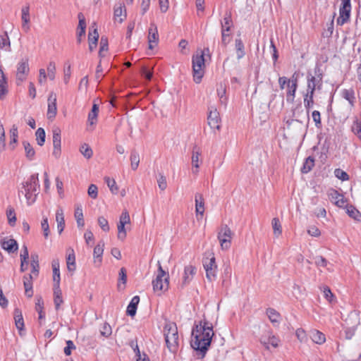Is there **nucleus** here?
Returning <instances> with one entry per match:
<instances>
[{
  "mask_svg": "<svg viewBox=\"0 0 361 361\" xmlns=\"http://www.w3.org/2000/svg\"><path fill=\"white\" fill-rule=\"evenodd\" d=\"M214 335L213 326L207 320L200 321L193 327L191 347L196 351L198 359L205 357Z\"/></svg>",
  "mask_w": 361,
  "mask_h": 361,
  "instance_id": "f257e3e1",
  "label": "nucleus"
},
{
  "mask_svg": "<svg viewBox=\"0 0 361 361\" xmlns=\"http://www.w3.org/2000/svg\"><path fill=\"white\" fill-rule=\"evenodd\" d=\"M164 335L166 346L170 352L175 353L178 348V332L174 322H167L164 327Z\"/></svg>",
  "mask_w": 361,
  "mask_h": 361,
  "instance_id": "f03ea898",
  "label": "nucleus"
},
{
  "mask_svg": "<svg viewBox=\"0 0 361 361\" xmlns=\"http://www.w3.org/2000/svg\"><path fill=\"white\" fill-rule=\"evenodd\" d=\"M39 174H32L27 181L23 183V189L19 192L25 195L28 204L34 203L38 194L37 190L39 188Z\"/></svg>",
  "mask_w": 361,
  "mask_h": 361,
  "instance_id": "7ed1b4c3",
  "label": "nucleus"
},
{
  "mask_svg": "<svg viewBox=\"0 0 361 361\" xmlns=\"http://www.w3.org/2000/svg\"><path fill=\"white\" fill-rule=\"evenodd\" d=\"M204 55V51H200V53L194 54L192 59L194 81L197 84L201 82L204 73L205 60Z\"/></svg>",
  "mask_w": 361,
  "mask_h": 361,
  "instance_id": "20e7f679",
  "label": "nucleus"
},
{
  "mask_svg": "<svg viewBox=\"0 0 361 361\" xmlns=\"http://www.w3.org/2000/svg\"><path fill=\"white\" fill-rule=\"evenodd\" d=\"M169 274L163 269L160 262H158L157 275L152 281L154 290L160 293L167 290L169 286Z\"/></svg>",
  "mask_w": 361,
  "mask_h": 361,
  "instance_id": "39448f33",
  "label": "nucleus"
},
{
  "mask_svg": "<svg viewBox=\"0 0 361 361\" xmlns=\"http://www.w3.org/2000/svg\"><path fill=\"white\" fill-rule=\"evenodd\" d=\"M234 233L227 225L221 226L218 232V240L223 250H228L231 247V240Z\"/></svg>",
  "mask_w": 361,
  "mask_h": 361,
  "instance_id": "423d86ee",
  "label": "nucleus"
},
{
  "mask_svg": "<svg viewBox=\"0 0 361 361\" xmlns=\"http://www.w3.org/2000/svg\"><path fill=\"white\" fill-rule=\"evenodd\" d=\"M314 72V75L310 72H307V87L312 90H316V89L321 90L323 78L322 70L319 66H316Z\"/></svg>",
  "mask_w": 361,
  "mask_h": 361,
  "instance_id": "0eeeda50",
  "label": "nucleus"
},
{
  "mask_svg": "<svg viewBox=\"0 0 361 361\" xmlns=\"http://www.w3.org/2000/svg\"><path fill=\"white\" fill-rule=\"evenodd\" d=\"M211 257H206L203 260V266L206 271V276L210 281L214 280L216 277L217 265L215 257L211 254Z\"/></svg>",
  "mask_w": 361,
  "mask_h": 361,
  "instance_id": "6e6552de",
  "label": "nucleus"
},
{
  "mask_svg": "<svg viewBox=\"0 0 361 361\" xmlns=\"http://www.w3.org/2000/svg\"><path fill=\"white\" fill-rule=\"evenodd\" d=\"M30 72L28 59H23L17 64L16 84L20 85L24 82Z\"/></svg>",
  "mask_w": 361,
  "mask_h": 361,
  "instance_id": "1a4fd4ad",
  "label": "nucleus"
},
{
  "mask_svg": "<svg viewBox=\"0 0 361 361\" xmlns=\"http://www.w3.org/2000/svg\"><path fill=\"white\" fill-rule=\"evenodd\" d=\"M259 341L267 350H269V345L274 348L279 347L281 342L280 339L269 330L264 332L259 338Z\"/></svg>",
  "mask_w": 361,
  "mask_h": 361,
  "instance_id": "9d476101",
  "label": "nucleus"
},
{
  "mask_svg": "<svg viewBox=\"0 0 361 361\" xmlns=\"http://www.w3.org/2000/svg\"><path fill=\"white\" fill-rule=\"evenodd\" d=\"M350 11V0H342L341 6L339 8V17L336 20V23L338 25H343L349 20Z\"/></svg>",
  "mask_w": 361,
  "mask_h": 361,
  "instance_id": "9b49d317",
  "label": "nucleus"
},
{
  "mask_svg": "<svg viewBox=\"0 0 361 361\" xmlns=\"http://www.w3.org/2000/svg\"><path fill=\"white\" fill-rule=\"evenodd\" d=\"M207 121H208V125L210 126L211 128L217 129V130L220 129L219 123L221 121V118H220L219 113L217 111V109L214 106L209 108V114L207 116Z\"/></svg>",
  "mask_w": 361,
  "mask_h": 361,
  "instance_id": "f8f14e48",
  "label": "nucleus"
},
{
  "mask_svg": "<svg viewBox=\"0 0 361 361\" xmlns=\"http://www.w3.org/2000/svg\"><path fill=\"white\" fill-rule=\"evenodd\" d=\"M53 133V155L56 158H59L61 154V130L59 128H54L52 130Z\"/></svg>",
  "mask_w": 361,
  "mask_h": 361,
  "instance_id": "ddd939ff",
  "label": "nucleus"
},
{
  "mask_svg": "<svg viewBox=\"0 0 361 361\" xmlns=\"http://www.w3.org/2000/svg\"><path fill=\"white\" fill-rule=\"evenodd\" d=\"M57 113L56 107V95L54 92H51L48 97V109H47V118L49 120H53Z\"/></svg>",
  "mask_w": 361,
  "mask_h": 361,
  "instance_id": "4468645a",
  "label": "nucleus"
},
{
  "mask_svg": "<svg viewBox=\"0 0 361 361\" xmlns=\"http://www.w3.org/2000/svg\"><path fill=\"white\" fill-rule=\"evenodd\" d=\"M159 35L157 27L154 23H151L148 30V43L149 49H153L154 46L158 44Z\"/></svg>",
  "mask_w": 361,
  "mask_h": 361,
  "instance_id": "2eb2a0df",
  "label": "nucleus"
},
{
  "mask_svg": "<svg viewBox=\"0 0 361 361\" xmlns=\"http://www.w3.org/2000/svg\"><path fill=\"white\" fill-rule=\"evenodd\" d=\"M195 212L197 219H201L204 212V200L203 195L200 193H196L195 197Z\"/></svg>",
  "mask_w": 361,
  "mask_h": 361,
  "instance_id": "dca6fc26",
  "label": "nucleus"
},
{
  "mask_svg": "<svg viewBox=\"0 0 361 361\" xmlns=\"http://www.w3.org/2000/svg\"><path fill=\"white\" fill-rule=\"evenodd\" d=\"M196 274V268L195 267L190 264L185 267L184 274L183 276V280L181 283V288L187 286L193 279L194 276Z\"/></svg>",
  "mask_w": 361,
  "mask_h": 361,
  "instance_id": "f3484780",
  "label": "nucleus"
},
{
  "mask_svg": "<svg viewBox=\"0 0 361 361\" xmlns=\"http://www.w3.org/2000/svg\"><path fill=\"white\" fill-rule=\"evenodd\" d=\"M1 245L2 248L6 250L8 253H13L18 249V243L14 239L4 240L1 243Z\"/></svg>",
  "mask_w": 361,
  "mask_h": 361,
  "instance_id": "a211bd4d",
  "label": "nucleus"
},
{
  "mask_svg": "<svg viewBox=\"0 0 361 361\" xmlns=\"http://www.w3.org/2000/svg\"><path fill=\"white\" fill-rule=\"evenodd\" d=\"M35 279L32 274L23 276V285L25 294L27 297L31 298L33 295L32 280Z\"/></svg>",
  "mask_w": 361,
  "mask_h": 361,
  "instance_id": "6ab92c4d",
  "label": "nucleus"
},
{
  "mask_svg": "<svg viewBox=\"0 0 361 361\" xmlns=\"http://www.w3.org/2000/svg\"><path fill=\"white\" fill-rule=\"evenodd\" d=\"M341 97L348 102L350 107H354L356 102L354 90L352 88L344 89L341 91Z\"/></svg>",
  "mask_w": 361,
  "mask_h": 361,
  "instance_id": "aec40b11",
  "label": "nucleus"
},
{
  "mask_svg": "<svg viewBox=\"0 0 361 361\" xmlns=\"http://www.w3.org/2000/svg\"><path fill=\"white\" fill-rule=\"evenodd\" d=\"M201 155V151L197 146H194L192 149V164L193 168H195V170L192 169V172L194 173H197L198 172L199 161L200 157Z\"/></svg>",
  "mask_w": 361,
  "mask_h": 361,
  "instance_id": "412c9836",
  "label": "nucleus"
},
{
  "mask_svg": "<svg viewBox=\"0 0 361 361\" xmlns=\"http://www.w3.org/2000/svg\"><path fill=\"white\" fill-rule=\"evenodd\" d=\"M56 221L57 223V229L59 233L61 234L65 228L63 211L61 208H59L56 212Z\"/></svg>",
  "mask_w": 361,
  "mask_h": 361,
  "instance_id": "4be33fe9",
  "label": "nucleus"
},
{
  "mask_svg": "<svg viewBox=\"0 0 361 361\" xmlns=\"http://www.w3.org/2000/svg\"><path fill=\"white\" fill-rule=\"evenodd\" d=\"M140 302V298L137 295L134 296L127 307L126 313L130 317H134L136 314L137 307Z\"/></svg>",
  "mask_w": 361,
  "mask_h": 361,
  "instance_id": "5701e85b",
  "label": "nucleus"
},
{
  "mask_svg": "<svg viewBox=\"0 0 361 361\" xmlns=\"http://www.w3.org/2000/svg\"><path fill=\"white\" fill-rule=\"evenodd\" d=\"M104 243L103 241H100L94 248V263L98 262L100 264L102 262V257L104 252Z\"/></svg>",
  "mask_w": 361,
  "mask_h": 361,
  "instance_id": "b1692460",
  "label": "nucleus"
},
{
  "mask_svg": "<svg viewBox=\"0 0 361 361\" xmlns=\"http://www.w3.org/2000/svg\"><path fill=\"white\" fill-rule=\"evenodd\" d=\"M31 274L35 278H37L39 275V257L37 254H32L31 255Z\"/></svg>",
  "mask_w": 361,
  "mask_h": 361,
  "instance_id": "393cba45",
  "label": "nucleus"
},
{
  "mask_svg": "<svg viewBox=\"0 0 361 361\" xmlns=\"http://www.w3.org/2000/svg\"><path fill=\"white\" fill-rule=\"evenodd\" d=\"M14 319L16 328L20 331L24 329V321L21 311L19 309H16L14 311Z\"/></svg>",
  "mask_w": 361,
  "mask_h": 361,
  "instance_id": "a878e982",
  "label": "nucleus"
},
{
  "mask_svg": "<svg viewBox=\"0 0 361 361\" xmlns=\"http://www.w3.org/2000/svg\"><path fill=\"white\" fill-rule=\"evenodd\" d=\"M235 47L236 49L237 59L240 60L245 55L244 44L240 38L235 39Z\"/></svg>",
  "mask_w": 361,
  "mask_h": 361,
  "instance_id": "bb28decb",
  "label": "nucleus"
},
{
  "mask_svg": "<svg viewBox=\"0 0 361 361\" xmlns=\"http://www.w3.org/2000/svg\"><path fill=\"white\" fill-rule=\"evenodd\" d=\"M310 336L312 341L317 344L321 345L326 341L325 335L318 330L312 331Z\"/></svg>",
  "mask_w": 361,
  "mask_h": 361,
  "instance_id": "cd10ccee",
  "label": "nucleus"
},
{
  "mask_svg": "<svg viewBox=\"0 0 361 361\" xmlns=\"http://www.w3.org/2000/svg\"><path fill=\"white\" fill-rule=\"evenodd\" d=\"M53 269V281L54 283H60V271H59V261L54 259L51 263Z\"/></svg>",
  "mask_w": 361,
  "mask_h": 361,
  "instance_id": "c85d7f7f",
  "label": "nucleus"
},
{
  "mask_svg": "<svg viewBox=\"0 0 361 361\" xmlns=\"http://www.w3.org/2000/svg\"><path fill=\"white\" fill-rule=\"evenodd\" d=\"M74 216L76 219L78 226L83 227L85 225V222L83 219L82 209L80 205H78L77 207L75 208Z\"/></svg>",
  "mask_w": 361,
  "mask_h": 361,
  "instance_id": "c756f323",
  "label": "nucleus"
},
{
  "mask_svg": "<svg viewBox=\"0 0 361 361\" xmlns=\"http://www.w3.org/2000/svg\"><path fill=\"white\" fill-rule=\"evenodd\" d=\"M130 160L131 169L133 171H135L137 169L140 163V155L135 149H133L131 151Z\"/></svg>",
  "mask_w": 361,
  "mask_h": 361,
  "instance_id": "7c9ffc66",
  "label": "nucleus"
},
{
  "mask_svg": "<svg viewBox=\"0 0 361 361\" xmlns=\"http://www.w3.org/2000/svg\"><path fill=\"white\" fill-rule=\"evenodd\" d=\"M314 166V159L312 157H308L305 159V161L303 164V166L301 169L302 173H307L312 169Z\"/></svg>",
  "mask_w": 361,
  "mask_h": 361,
  "instance_id": "2f4dec72",
  "label": "nucleus"
},
{
  "mask_svg": "<svg viewBox=\"0 0 361 361\" xmlns=\"http://www.w3.org/2000/svg\"><path fill=\"white\" fill-rule=\"evenodd\" d=\"M98 112L99 106L97 104H94L92 108V111L88 114V122L90 125H93L96 123Z\"/></svg>",
  "mask_w": 361,
  "mask_h": 361,
  "instance_id": "473e14b6",
  "label": "nucleus"
},
{
  "mask_svg": "<svg viewBox=\"0 0 361 361\" xmlns=\"http://www.w3.org/2000/svg\"><path fill=\"white\" fill-rule=\"evenodd\" d=\"M11 47L10 39L7 32H4L0 35V49L6 48V50L9 51Z\"/></svg>",
  "mask_w": 361,
  "mask_h": 361,
  "instance_id": "72a5a7b5",
  "label": "nucleus"
},
{
  "mask_svg": "<svg viewBox=\"0 0 361 361\" xmlns=\"http://www.w3.org/2000/svg\"><path fill=\"white\" fill-rule=\"evenodd\" d=\"M297 87H298V85H295V84L288 85V90L287 91V96H286V100L288 102H290V103L293 102Z\"/></svg>",
  "mask_w": 361,
  "mask_h": 361,
  "instance_id": "f704fd0d",
  "label": "nucleus"
},
{
  "mask_svg": "<svg viewBox=\"0 0 361 361\" xmlns=\"http://www.w3.org/2000/svg\"><path fill=\"white\" fill-rule=\"evenodd\" d=\"M23 145L25 152V156L29 160H32L35 157V152L31 145L27 142L23 141Z\"/></svg>",
  "mask_w": 361,
  "mask_h": 361,
  "instance_id": "c9c22d12",
  "label": "nucleus"
},
{
  "mask_svg": "<svg viewBox=\"0 0 361 361\" xmlns=\"http://www.w3.org/2000/svg\"><path fill=\"white\" fill-rule=\"evenodd\" d=\"M233 25L231 13H226L223 22H221V30L231 31Z\"/></svg>",
  "mask_w": 361,
  "mask_h": 361,
  "instance_id": "e433bc0d",
  "label": "nucleus"
},
{
  "mask_svg": "<svg viewBox=\"0 0 361 361\" xmlns=\"http://www.w3.org/2000/svg\"><path fill=\"white\" fill-rule=\"evenodd\" d=\"M346 212L351 218L360 221L361 219L360 212L353 206H348L346 208Z\"/></svg>",
  "mask_w": 361,
  "mask_h": 361,
  "instance_id": "4c0bfd02",
  "label": "nucleus"
},
{
  "mask_svg": "<svg viewBox=\"0 0 361 361\" xmlns=\"http://www.w3.org/2000/svg\"><path fill=\"white\" fill-rule=\"evenodd\" d=\"M226 87L222 84H220L217 88V95L219 97V101L221 104L226 105L227 103V97H226Z\"/></svg>",
  "mask_w": 361,
  "mask_h": 361,
  "instance_id": "58836bf2",
  "label": "nucleus"
},
{
  "mask_svg": "<svg viewBox=\"0 0 361 361\" xmlns=\"http://www.w3.org/2000/svg\"><path fill=\"white\" fill-rule=\"evenodd\" d=\"M92 34L91 32H90L89 35H88V39H89V49L91 51H93L97 45L99 34H98L96 28L94 29V40L93 41H92Z\"/></svg>",
  "mask_w": 361,
  "mask_h": 361,
  "instance_id": "ea45409f",
  "label": "nucleus"
},
{
  "mask_svg": "<svg viewBox=\"0 0 361 361\" xmlns=\"http://www.w3.org/2000/svg\"><path fill=\"white\" fill-rule=\"evenodd\" d=\"M360 324V319L357 317H356V322L355 325L352 326L347 327L345 330V338L346 339H351L353 336L355 335V333L356 331V327Z\"/></svg>",
  "mask_w": 361,
  "mask_h": 361,
  "instance_id": "a19ab883",
  "label": "nucleus"
},
{
  "mask_svg": "<svg viewBox=\"0 0 361 361\" xmlns=\"http://www.w3.org/2000/svg\"><path fill=\"white\" fill-rule=\"evenodd\" d=\"M267 314L271 323H279L280 314L273 308L267 310Z\"/></svg>",
  "mask_w": 361,
  "mask_h": 361,
  "instance_id": "79ce46f5",
  "label": "nucleus"
},
{
  "mask_svg": "<svg viewBox=\"0 0 361 361\" xmlns=\"http://www.w3.org/2000/svg\"><path fill=\"white\" fill-rule=\"evenodd\" d=\"M75 257L73 252V250H72L71 253H70L66 259L67 262V268L68 271H73L75 269Z\"/></svg>",
  "mask_w": 361,
  "mask_h": 361,
  "instance_id": "37998d69",
  "label": "nucleus"
},
{
  "mask_svg": "<svg viewBox=\"0 0 361 361\" xmlns=\"http://www.w3.org/2000/svg\"><path fill=\"white\" fill-rule=\"evenodd\" d=\"M80 153L86 158L90 159L92 157L93 152L91 147L86 143H84L80 147Z\"/></svg>",
  "mask_w": 361,
  "mask_h": 361,
  "instance_id": "c03bdc74",
  "label": "nucleus"
},
{
  "mask_svg": "<svg viewBox=\"0 0 361 361\" xmlns=\"http://www.w3.org/2000/svg\"><path fill=\"white\" fill-rule=\"evenodd\" d=\"M271 224H272L274 235L276 237H279L282 233L281 225V223H280L279 219L274 218L272 219Z\"/></svg>",
  "mask_w": 361,
  "mask_h": 361,
  "instance_id": "a18cd8bd",
  "label": "nucleus"
},
{
  "mask_svg": "<svg viewBox=\"0 0 361 361\" xmlns=\"http://www.w3.org/2000/svg\"><path fill=\"white\" fill-rule=\"evenodd\" d=\"M35 135L37 144L39 146H42L45 142L46 137L44 130L42 128H39L35 133Z\"/></svg>",
  "mask_w": 361,
  "mask_h": 361,
  "instance_id": "49530a36",
  "label": "nucleus"
},
{
  "mask_svg": "<svg viewBox=\"0 0 361 361\" xmlns=\"http://www.w3.org/2000/svg\"><path fill=\"white\" fill-rule=\"evenodd\" d=\"M86 23L83 22L82 20L78 23V32H77V40L80 43L81 42V37L85 34Z\"/></svg>",
  "mask_w": 361,
  "mask_h": 361,
  "instance_id": "de8ad7c7",
  "label": "nucleus"
},
{
  "mask_svg": "<svg viewBox=\"0 0 361 361\" xmlns=\"http://www.w3.org/2000/svg\"><path fill=\"white\" fill-rule=\"evenodd\" d=\"M41 228L43 231V235L45 238H47L50 234L49 226L48 223V218L43 217L42 221H41Z\"/></svg>",
  "mask_w": 361,
  "mask_h": 361,
  "instance_id": "09e8293b",
  "label": "nucleus"
},
{
  "mask_svg": "<svg viewBox=\"0 0 361 361\" xmlns=\"http://www.w3.org/2000/svg\"><path fill=\"white\" fill-rule=\"evenodd\" d=\"M351 130L353 133L360 139L361 140V126H360V123H358V118H355L354 120L353 125L351 126Z\"/></svg>",
  "mask_w": 361,
  "mask_h": 361,
  "instance_id": "8fccbe9b",
  "label": "nucleus"
},
{
  "mask_svg": "<svg viewBox=\"0 0 361 361\" xmlns=\"http://www.w3.org/2000/svg\"><path fill=\"white\" fill-rule=\"evenodd\" d=\"M324 297L329 303L336 302L335 296L331 293L330 288L328 286H324L323 288Z\"/></svg>",
  "mask_w": 361,
  "mask_h": 361,
  "instance_id": "3c124183",
  "label": "nucleus"
},
{
  "mask_svg": "<svg viewBox=\"0 0 361 361\" xmlns=\"http://www.w3.org/2000/svg\"><path fill=\"white\" fill-rule=\"evenodd\" d=\"M104 180L109 188L111 192L114 194H116L118 192V187L116 185V183L115 180L111 179L109 177H105Z\"/></svg>",
  "mask_w": 361,
  "mask_h": 361,
  "instance_id": "603ef678",
  "label": "nucleus"
},
{
  "mask_svg": "<svg viewBox=\"0 0 361 361\" xmlns=\"http://www.w3.org/2000/svg\"><path fill=\"white\" fill-rule=\"evenodd\" d=\"M6 215L8 218V224L11 226H14L16 221V217L15 211L12 207H9L6 211Z\"/></svg>",
  "mask_w": 361,
  "mask_h": 361,
  "instance_id": "864d4df0",
  "label": "nucleus"
},
{
  "mask_svg": "<svg viewBox=\"0 0 361 361\" xmlns=\"http://www.w3.org/2000/svg\"><path fill=\"white\" fill-rule=\"evenodd\" d=\"M48 74L47 75L51 80L55 78L56 65L54 61H50L47 66Z\"/></svg>",
  "mask_w": 361,
  "mask_h": 361,
  "instance_id": "5fc2aeb1",
  "label": "nucleus"
},
{
  "mask_svg": "<svg viewBox=\"0 0 361 361\" xmlns=\"http://www.w3.org/2000/svg\"><path fill=\"white\" fill-rule=\"evenodd\" d=\"M230 31L221 30V44L224 47H226L227 44L231 41V35L229 34Z\"/></svg>",
  "mask_w": 361,
  "mask_h": 361,
  "instance_id": "6e6d98bb",
  "label": "nucleus"
},
{
  "mask_svg": "<svg viewBox=\"0 0 361 361\" xmlns=\"http://www.w3.org/2000/svg\"><path fill=\"white\" fill-rule=\"evenodd\" d=\"M97 222L100 228L105 232L109 231V226L108 221L104 216H99L97 219Z\"/></svg>",
  "mask_w": 361,
  "mask_h": 361,
  "instance_id": "4d7b16f0",
  "label": "nucleus"
},
{
  "mask_svg": "<svg viewBox=\"0 0 361 361\" xmlns=\"http://www.w3.org/2000/svg\"><path fill=\"white\" fill-rule=\"evenodd\" d=\"M126 224L118 223V238L123 240L126 237V231L125 228Z\"/></svg>",
  "mask_w": 361,
  "mask_h": 361,
  "instance_id": "13d9d810",
  "label": "nucleus"
},
{
  "mask_svg": "<svg viewBox=\"0 0 361 361\" xmlns=\"http://www.w3.org/2000/svg\"><path fill=\"white\" fill-rule=\"evenodd\" d=\"M111 333L112 330L111 326L107 323H104L100 330L101 335L107 338L111 334Z\"/></svg>",
  "mask_w": 361,
  "mask_h": 361,
  "instance_id": "bf43d9fd",
  "label": "nucleus"
},
{
  "mask_svg": "<svg viewBox=\"0 0 361 361\" xmlns=\"http://www.w3.org/2000/svg\"><path fill=\"white\" fill-rule=\"evenodd\" d=\"M127 281V274L126 269L124 267H122L119 271V279H118V287L120 288L121 284L122 283L123 285L126 283Z\"/></svg>",
  "mask_w": 361,
  "mask_h": 361,
  "instance_id": "052dcab7",
  "label": "nucleus"
},
{
  "mask_svg": "<svg viewBox=\"0 0 361 361\" xmlns=\"http://www.w3.org/2000/svg\"><path fill=\"white\" fill-rule=\"evenodd\" d=\"M6 147L5 131L2 124H0V151L4 150Z\"/></svg>",
  "mask_w": 361,
  "mask_h": 361,
  "instance_id": "680f3d73",
  "label": "nucleus"
},
{
  "mask_svg": "<svg viewBox=\"0 0 361 361\" xmlns=\"http://www.w3.org/2000/svg\"><path fill=\"white\" fill-rule=\"evenodd\" d=\"M88 195L92 199H96L98 195L97 187L94 184L90 185L87 190Z\"/></svg>",
  "mask_w": 361,
  "mask_h": 361,
  "instance_id": "e2e57ef3",
  "label": "nucleus"
},
{
  "mask_svg": "<svg viewBox=\"0 0 361 361\" xmlns=\"http://www.w3.org/2000/svg\"><path fill=\"white\" fill-rule=\"evenodd\" d=\"M334 173L336 177L342 180H347L349 179V176L348 173L340 169H336Z\"/></svg>",
  "mask_w": 361,
  "mask_h": 361,
  "instance_id": "0e129e2a",
  "label": "nucleus"
},
{
  "mask_svg": "<svg viewBox=\"0 0 361 361\" xmlns=\"http://www.w3.org/2000/svg\"><path fill=\"white\" fill-rule=\"evenodd\" d=\"M312 117L314 122L315 123L316 127L319 128L322 125L321 115H320L319 111H317V110L313 111L312 114Z\"/></svg>",
  "mask_w": 361,
  "mask_h": 361,
  "instance_id": "69168bd1",
  "label": "nucleus"
},
{
  "mask_svg": "<svg viewBox=\"0 0 361 361\" xmlns=\"http://www.w3.org/2000/svg\"><path fill=\"white\" fill-rule=\"evenodd\" d=\"M119 223H123V224H128L130 223V215L126 210H124L119 219Z\"/></svg>",
  "mask_w": 361,
  "mask_h": 361,
  "instance_id": "338daca9",
  "label": "nucleus"
},
{
  "mask_svg": "<svg viewBox=\"0 0 361 361\" xmlns=\"http://www.w3.org/2000/svg\"><path fill=\"white\" fill-rule=\"evenodd\" d=\"M157 183L159 188L161 190H164L167 187V183L165 176L160 174L159 178L157 179Z\"/></svg>",
  "mask_w": 361,
  "mask_h": 361,
  "instance_id": "774afa93",
  "label": "nucleus"
}]
</instances>
